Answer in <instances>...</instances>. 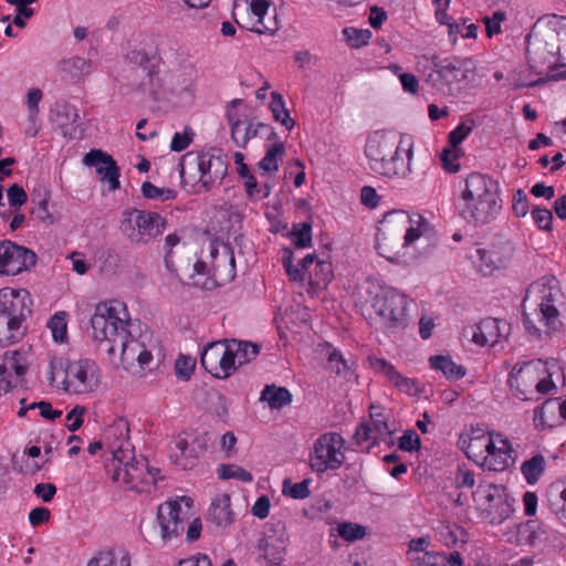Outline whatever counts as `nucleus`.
<instances>
[{
	"label": "nucleus",
	"mask_w": 566,
	"mask_h": 566,
	"mask_svg": "<svg viewBox=\"0 0 566 566\" xmlns=\"http://www.w3.org/2000/svg\"><path fill=\"white\" fill-rule=\"evenodd\" d=\"M459 199V216L475 227L490 224L502 210L497 182L480 172L467 177Z\"/></svg>",
	"instance_id": "nucleus-1"
},
{
	"label": "nucleus",
	"mask_w": 566,
	"mask_h": 566,
	"mask_svg": "<svg viewBox=\"0 0 566 566\" xmlns=\"http://www.w3.org/2000/svg\"><path fill=\"white\" fill-rule=\"evenodd\" d=\"M428 222L420 214L410 216L403 210L386 213L377 228L376 243L379 254L390 262H396L398 249L410 245L428 230Z\"/></svg>",
	"instance_id": "nucleus-2"
},
{
	"label": "nucleus",
	"mask_w": 566,
	"mask_h": 566,
	"mask_svg": "<svg viewBox=\"0 0 566 566\" xmlns=\"http://www.w3.org/2000/svg\"><path fill=\"white\" fill-rule=\"evenodd\" d=\"M563 297V292L555 279L547 282H536L530 285L522 302L524 325L527 332L541 336L536 322L544 324L548 331H556L559 312L556 305Z\"/></svg>",
	"instance_id": "nucleus-3"
},
{
	"label": "nucleus",
	"mask_w": 566,
	"mask_h": 566,
	"mask_svg": "<svg viewBox=\"0 0 566 566\" xmlns=\"http://www.w3.org/2000/svg\"><path fill=\"white\" fill-rule=\"evenodd\" d=\"M475 71L472 59L434 56L426 71L424 82L438 93L455 97L462 91L476 86Z\"/></svg>",
	"instance_id": "nucleus-4"
},
{
	"label": "nucleus",
	"mask_w": 566,
	"mask_h": 566,
	"mask_svg": "<svg viewBox=\"0 0 566 566\" xmlns=\"http://www.w3.org/2000/svg\"><path fill=\"white\" fill-rule=\"evenodd\" d=\"M129 324L123 303H99L91 318L93 338L98 343L99 349L113 356L117 352V344L128 337Z\"/></svg>",
	"instance_id": "nucleus-5"
},
{
	"label": "nucleus",
	"mask_w": 566,
	"mask_h": 566,
	"mask_svg": "<svg viewBox=\"0 0 566 566\" xmlns=\"http://www.w3.org/2000/svg\"><path fill=\"white\" fill-rule=\"evenodd\" d=\"M365 155L369 168L385 177H405L409 171L403 158L399 154V144L394 134L377 130L367 139Z\"/></svg>",
	"instance_id": "nucleus-6"
},
{
	"label": "nucleus",
	"mask_w": 566,
	"mask_h": 566,
	"mask_svg": "<svg viewBox=\"0 0 566 566\" xmlns=\"http://www.w3.org/2000/svg\"><path fill=\"white\" fill-rule=\"evenodd\" d=\"M563 48H566V17L554 15L534 49L530 51L533 63L547 66L551 70L552 73L547 80H566V70L554 72L560 62L559 55ZM560 65L565 66V63L562 62Z\"/></svg>",
	"instance_id": "nucleus-7"
},
{
	"label": "nucleus",
	"mask_w": 566,
	"mask_h": 566,
	"mask_svg": "<svg viewBox=\"0 0 566 566\" xmlns=\"http://www.w3.org/2000/svg\"><path fill=\"white\" fill-rule=\"evenodd\" d=\"M57 371L64 374L61 382L65 391L86 394L94 391L99 385V373L96 364L91 359L75 361L52 360L50 363L49 382L53 386Z\"/></svg>",
	"instance_id": "nucleus-8"
},
{
	"label": "nucleus",
	"mask_w": 566,
	"mask_h": 566,
	"mask_svg": "<svg viewBox=\"0 0 566 566\" xmlns=\"http://www.w3.org/2000/svg\"><path fill=\"white\" fill-rule=\"evenodd\" d=\"M166 223L157 212L130 209L123 212L120 230L132 243L147 244L164 232Z\"/></svg>",
	"instance_id": "nucleus-9"
},
{
	"label": "nucleus",
	"mask_w": 566,
	"mask_h": 566,
	"mask_svg": "<svg viewBox=\"0 0 566 566\" xmlns=\"http://www.w3.org/2000/svg\"><path fill=\"white\" fill-rule=\"evenodd\" d=\"M369 296L366 302L370 304L371 310L386 327L396 328L406 325L407 300L403 294L394 289L379 287L375 294L369 292Z\"/></svg>",
	"instance_id": "nucleus-10"
},
{
	"label": "nucleus",
	"mask_w": 566,
	"mask_h": 566,
	"mask_svg": "<svg viewBox=\"0 0 566 566\" xmlns=\"http://www.w3.org/2000/svg\"><path fill=\"white\" fill-rule=\"evenodd\" d=\"M344 444L345 439L337 432L321 434L315 440L310 454L311 469L319 474L339 469L345 461V454L342 451Z\"/></svg>",
	"instance_id": "nucleus-11"
},
{
	"label": "nucleus",
	"mask_w": 566,
	"mask_h": 566,
	"mask_svg": "<svg viewBox=\"0 0 566 566\" xmlns=\"http://www.w3.org/2000/svg\"><path fill=\"white\" fill-rule=\"evenodd\" d=\"M36 263V254L11 241L0 242V274L17 275Z\"/></svg>",
	"instance_id": "nucleus-12"
},
{
	"label": "nucleus",
	"mask_w": 566,
	"mask_h": 566,
	"mask_svg": "<svg viewBox=\"0 0 566 566\" xmlns=\"http://www.w3.org/2000/svg\"><path fill=\"white\" fill-rule=\"evenodd\" d=\"M0 313L13 318L21 325H25V321L32 314V298L30 293L24 289H1Z\"/></svg>",
	"instance_id": "nucleus-13"
},
{
	"label": "nucleus",
	"mask_w": 566,
	"mask_h": 566,
	"mask_svg": "<svg viewBox=\"0 0 566 566\" xmlns=\"http://www.w3.org/2000/svg\"><path fill=\"white\" fill-rule=\"evenodd\" d=\"M117 350L120 352V360L124 368L133 375H139L150 363L153 355L144 343L134 338L132 333L124 337L123 342L117 344Z\"/></svg>",
	"instance_id": "nucleus-14"
},
{
	"label": "nucleus",
	"mask_w": 566,
	"mask_h": 566,
	"mask_svg": "<svg viewBox=\"0 0 566 566\" xmlns=\"http://www.w3.org/2000/svg\"><path fill=\"white\" fill-rule=\"evenodd\" d=\"M514 253V247L510 240L497 239L488 249H479L478 268L484 275L492 274L495 270L505 268Z\"/></svg>",
	"instance_id": "nucleus-15"
},
{
	"label": "nucleus",
	"mask_w": 566,
	"mask_h": 566,
	"mask_svg": "<svg viewBox=\"0 0 566 566\" xmlns=\"http://www.w3.org/2000/svg\"><path fill=\"white\" fill-rule=\"evenodd\" d=\"M188 520V513L181 510L179 501H167L158 506L157 521L161 531V538L170 541L179 536L185 530V522Z\"/></svg>",
	"instance_id": "nucleus-16"
},
{
	"label": "nucleus",
	"mask_w": 566,
	"mask_h": 566,
	"mask_svg": "<svg viewBox=\"0 0 566 566\" xmlns=\"http://www.w3.org/2000/svg\"><path fill=\"white\" fill-rule=\"evenodd\" d=\"M226 117L230 126L231 139L240 148H245L252 138L263 135V129L268 128V124L249 118L247 115L241 116L237 112L229 111Z\"/></svg>",
	"instance_id": "nucleus-17"
},
{
	"label": "nucleus",
	"mask_w": 566,
	"mask_h": 566,
	"mask_svg": "<svg viewBox=\"0 0 566 566\" xmlns=\"http://www.w3.org/2000/svg\"><path fill=\"white\" fill-rule=\"evenodd\" d=\"M83 164L95 168L101 180L108 184L109 190L119 189V167L109 154L102 149H92L85 154Z\"/></svg>",
	"instance_id": "nucleus-18"
},
{
	"label": "nucleus",
	"mask_w": 566,
	"mask_h": 566,
	"mask_svg": "<svg viewBox=\"0 0 566 566\" xmlns=\"http://www.w3.org/2000/svg\"><path fill=\"white\" fill-rule=\"evenodd\" d=\"M270 0H251L250 10L256 18L251 25L244 28L258 34L273 35L279 30L276 9L270 10Z\"/></svg>",
	"instance_id": "nucleus-19"
},
{
	"label": "nucleus",
	"mask_w": 566,
	"mask_h": 566,
	"mask_svg": "<svg viewBox=\"0 0 566 566\" xmlns=\"http://www.w3.org/2000/svg\"><path fill=\"white\" fill-rule=\"evenodd\" d=\"M488 455L484 458V463L490 470L504 471L513 462V453L515 452L507 439H500L499 446L489 437L483 443Z\"/></svg>",
	"instance_id": "nucleus-20"
},
{
	"label": "nucleus",
	"mask_w": 566,
	"mask_h": 566,
	"mask_svg": "<svg viewBox=\"0 0 566 566\" xmlns=\"http://www.w3.org/2000/svg\"><path fill=\"white\" fill-rule=\"evenodd\" d=\"M200 172L203 177V188L210 190L214 182H221L228 174L227 160L210 151H199Z\"/></svg>",
	"instance_id": "nucleus-21"
},
{
	"label": "nucleus",
	"mask_w": 566,
	"mask_h": 566,
	"mask_svg": "<svg viewBox=\"0 0 566 566\" xmlns=\"http://www.w3.org/2000/svg\"><path fill=\"white\" fill-rule=\"evenodd\" d=\"M31 218L45 227L56 223L61 218L54 205H50V191L46 189L34 191L31 195Z\"/></svg>",
	"instance_id": "nucleus-22"
},
{
	"label": "nucleus",
	"mask_w": 566,
	"mask_h": 566,
	"mask_svg": "<svg viewBox=\"0 0 566 566\" xmlns=\"http://www.w3.org/2000/svg\"><path fill=\"white\" fill-rule=\"evenodd\" d=\"M289 536H282L273 541L271 534H264L258 542V557L263 559L266 566H277L282 563L285 553V544Z\"/></svg>",
	"instance_id": "nucleus-23"
},
{
	"label": "nucleus",
	"mask_w": 566,
	"mask_h": 566,
	"mask_svg": "<svg viewBox=\"0 0 566 566\" xmlns=\"http://www.w3.org/2000/svg\"><path fill=\"white\" fill-rule=\"evenodd\" d=\"M125 451L119 448L113 452L112 462L106 464V469L108 472H112V480L114 482H118L123 480L125 483H130L134 480L138 479L136 474L138 467L143 465L140 460H136L135 462H125Z\"/></svg>",
	"instance_id": "nucleus-24"
},
{
	"label": "nucleus",
	"mask_w": 566,
	"mask_h": 566,
	"mask_svg": "<svg viewBox=\"0 0 566 566\" xmlns=\"http://www.w3.org/2000/svg\"><path fill=\"white\" fill-rule=\"evenodd\" d=\"M178 166L181 184L185 187L195 188L200 185L203 188V175L199 174L201 167L199 151L191 150L182 155Z\"/></svg>",
	"instance_id": "nucleus-25"
},
{
	"label": "nucleus",
	"mask_w": 566,
	"mask_h": 566,
	"mask_svg": "<svg viewBox=\"0 0 566 566\" xmlns=\"http://www.w3.org/2000/svg\"><path fill=\"white\" fill-rule=\"evenodd\" d=\"M80 116L77 109L70 105H59L54 115V123L61 128L63 136L71 139L82 136L83 129L77 125Z\"/></svg>",
	"instance_id": "nucleus-26"
},
{
	"label": "nucleus",
	"mask_w": 566,
	"mask_h": 566,
	"mask_svg": "<svg viewBox=\"0 0 566 566\" xmlns=\"http://www.w3.org/2000/svg\"><path fill=\"white\" fill-rule=\"evenodd\" d=\"M207 521L218 527H227L233 523L234 516L231 511L229 494H221L212 501L208 511Z\"/></svg>",
	"instance_id": "nucleus-27"
},
{
	"label": "nucleus",
	"mask_w": 566,
	"mask_h": 566,
	"mask_svg": "<svg viewBox=\"0 0 566 566\" xmlns=\"http://www.w3.org/2000/svg\"><path fill=\"white\" fill-rule=\"evenodd\" d=\"M317 259L315 253L305 255L298 263L297 266L293 264L294 253L291 248L283 249L282 263L283 266L292 281L304 282L306 279V272L310 265Z\"/></svg>",
	"instance_id": "nucleus-28"
},
{
	"label": "nucleus",
	"mask_w": 566,
	"mask_h": 566,
	"mask_svg": "<svg viewBox=\"0 0 566 566\" xmlns=\"http://www.w3.org/2000/svg\"><path fill=\"white\" fill-rule=\"evenodd\" d=\"M27 325H21L13 318L0 313V347L20 342L27 334Z\"/></svg>",
	"instance_id": "nucleus-29"
},
{
	"label": "nucleus",
	"mask_w": 566,
	"mask_h": 566,
	"mask_svg": "<svg viewBox=\"0 0 566 566\" xmlns=\"http://www.w3.org/2000/svg\"><path fill=\"white\" fill-rule=\"evenodd\" d=\"M139 76L142 77V81L137 86L139 92L147 94L153 101H160L165 97V83L159 76V72L156 71V67L149 69L147 73Z\"/></svg>",
	"instance_id": "nucleus-30"
},
{
	"label": "nucleus",
	"mask_w": 566,
	"mask_h": 566,
	"mask_svg": "<svg viewBox=\"0 0 566 566\" xmlns=\"http://www.w3.org/2000/svg\"><path fill=\"white\" fill-rule=\"evenodd\" d=\"M499 331L500 327L497 318H484L476 326V331L473 333L472 339L475 344L481 346H495L499 343Z\"/></svg>",
	"instance_id": "nucleus-31"
},
{
	"label": "nucleus",
	"mask_w": 566,
	"mask_h": 566,
	"mask_svg": "<svg viewBox=\"0 0 566 566\" xmlns=\"http://www.w3.org/2000/svg\"><path fill=\"white\" fill-rule=\"evenodd\" d=\"M260 400L266 401L271 409H282L292 402V394L285 387H277L274 384L265 385Z\"/></svg>",
	"instance_id": "nucleus-32"
},
{
	"label": "nucleus",
	"mask_w": 566,
	"mask_h": 566,
	"mask_svg": "<svg viewBox=\"0 0 566 566\" xmlns=\"http://www.w3.org/2000/svg\"><path fill=\"white\" fill-rule=\"evenodd\" d=\"M429 363L431 368L441 370L448 379L458 380L465 375V368L457 365L449 356H431Z\"/></svg>",
	"instance_id": "nucleus-33"
},
{
	"label": "nucleus",
	"mask_w": 566,
	"mask_h": 566,
	"mask_svg": "<svg viewBox=\"0 0 566 566\" xmlns=\"http://www.w3.org/2000/svg\"><path fill=\"white\" fill-rule=\"evenodd\" d=\"M485 517L492 524H501L504 522L513 512L512 505L510 504L506 494L502 497H496L495 502L483 511Z\"/></svg>",
	"instance_id": "nucleus-34"
},
{
	"label": "nucleus",
	"mask_w": 566,
	"mask_h": 566,
	"mask_svg": "<svg viewBox=\"0 0 566 566\" xmlns=\"http://www.w3.org/2000/svg\"><path fill=\"white\" fill-rule=\"evenodd\" d=\"M271 98L270 109L273 118L281 123L287 130H291L295 126V120L290 116L283 96L274 91L271 93Z\"/></svg>",
	"instance_id": "nucleus-35"
},
{
	"label": "nucleus",
	"mask_w": 566,
	"mask_h": 566,
	"mask_svg": "<svg viewBox=\"0 0 566 566\" xmlns=\"http://www.w3.org/2000/svg\"><path fill=\"white\" fill-rule=\"evenodd\" d=\"M223 344V342L211 343L201 353L200 361L202 367L214 377L218 376V367Z\"/></svg>",
	"instance_id": "nucleus-36"
},
{
	"label": "nucleus",
	"mask_w": 566,
	"mask_h": 566,
	"mask_svg": "<svg viewBox=\"0 0 566 566\" xmlns=\"http://www.w3.org/2000/svg\"><path fill=\"white\" fill-rule=\"evenodd\" d=\"M504 495V488L502 486L495 484L479 485L474 492V501L478 506L484 511L485 507L495 502L496 497H502Z\"/></svg>",
	"instance_id": "nucleus-37"
},
{
	"label": "nucleus",
	"mask_w": 566,
	"mask_h": 566,
	"mask_svg": "<svg viewBox=\"0 0 566 566\" xmlns=\"http://www.w3.org/2000/svg\"><path fill=\"white\" fill-rule=\"evenodd\" d=\"M546 461L542 454H535L522 464L521 471L528 484L538 481L541 474L545 471Z\"/></svg>",
	"instance_id": "nucleus-38"
},
{
	"label": "nucleus",
	"mask_w": 566,
	"mask_h": 566,
	"mask_svg": "<svg viewBox=\"0 0 566 566\" xmlns=\"http://www.w3.org/2000/svg\"><path fill=\"white\" fill-rule=\"evenodd\" d=\"M86 566H130L128 553L117 559L112 549L101 551L93 556Z\"/></svg>",
	"instance_id": "nucleus-39"
},
{
	"label": "nucleus",
	"mask_w": 566,
	"mask_h": 566,
	"mask_svg": "<svg viewBox=\"0 0 566 566\" xmlns=\"http://www.w3.org/2000/svg\"><path fill=\"white\" fill-rule=\"evenodd\" d=\"M285 146L282 142L274 143L268 148L265 156L259 163V168L265 172H275L279 169V156H283Z\"/></svg>",
	"instance_id": "nucleus-40"
},
{
	"label": "nucleus",
	"mask_w": 566,
	"mask_h": 566,
	"mask_svg": "<svg viewBox=\"0 0 566 566\" xmlns=\"http://www.w3.org/2000/svg\"><path fill=\"white\" fill-rule=\"evenodd\" d=\"M229 344L235 353L239 365L249 363L250 360L254 359L260 352V346L250 342L232 339L229 342Z\"/></svg>",
	"instance_id": "nucleus-41"
},
{
	"label": "nucleus",
	"mask_w": 566,
	"mask_h": 566,
	"mask_svg": "<svg viewBox=\"0 0 566 566\" xmlns=\"http://www.w3.org/2000/svg\"><path fill=\"white\" fill-rule=\"evenodd\" d=\"M218 476L221 480L235 479L244 483L253 481L252 474L237 464H220L218 468Z\"/></svg>",
	"instance_id": "nucleus-42"
},
{
	"label": "nucleus",
	"mask_w": 566,
	"mask_h": 566,
	"mask_svg": "<svg viewBox=\"0 0 566 566\" xmlns=\"http://www.w3.org/2000/svg\"><path fill=\"white\" fill-rule=\"evenodd\" d=\"M7 196L12 210L4 211L2 214L3 219H7L10 214H12V212L19 211V209L28 201V193L18 184H13L8 188Z\"/></svg>",
	"instance_id": "nucleus-43"
},
{
	"label": "nucleus",
	"mask_w": 566,
	"mask_h": 566,
	"mask_svg": "<svg viewBox=\"0 0 566 566\" xmlns=\"http://www.w3.org/2000/svg\"><path fill=\"white\" fill-rule=\"evenodd\" d=\"M66 313L57 312L48 322V327L52 332V337L57 343H63L67 338Z\"/></svg>",
	"instance_id": "nucleus-44"
},
{
	"label": "nucleus",
	"mask_w": 566,
	"mask_h": 566,
	"mask_svg": "<svg viewBox=\"0 0 566 566\" xmlns=\"http://www.w3.org/2000/svg\"><path fill=\"white\" fill-rule=\"evenodd\" d=\"M235 353L231 348L230 344H223L222 353L220 356V363L218 367V376L216 377L221 379L228 378L232 374V371L235 370Z\"/></svg>",
	"instance_id": "nucleus-45"
},
{
	"label": "nucleus",
	"mask_w": 566,
	"mask_h": 566,
	"mask_svg": "<svg viewBox=\"0 0 566 566\" xmlns=\"http://www.w3.org/2000/svg\"><path fill=\"white\" fill-rule=\"evenodd\" d=\"M558 407V399H547L542 406L537 407L534 411V423L536 427H553L548 422V415L554 416Z\"/></svg>",
	"instance_id": "nucleus-46"
},
{
	"label": "nucleus",
	"mask_w": 566,
	"mask_h": 566,
	"mask_svg": "<svg viewBox=\"0 0 566 566\" xmlns=\"http://www.w3.org/2000/svg\"><path fill=\"white\" fill-rule=\"evenodd\" d=\"M293 243L298 249H305L312 244V224L310 222H301L293 224L291 232Z\"/></svg>",
	"instance_id": "nucleus-47"
},
{
	"label": "nucleus",
	"mask_w": 566,
	"mask_h": 566,
	"mask_svg": "<svg viewBox=\"0 0 566 566\" xmlns=\"http://www.w3.org/2000/svg\"><path fill=\"white\" fill-rule=\"evenodd\" d=\"M142 193L147 199H160L161 201L172 200L177 197V191L170 188H159L150 181L142 185Z\"/></svg>",
	"instance_id": "nucleus-48"
},
{
	"label": "nucleus",
	"mask_w": 566,
	"mask_h": 566,
	"mask_svg": "<svg viewBox=\"0 0 566 566\" xmlns=\"http://www.w3.org/2000/svg\"><path fill=\"white\" fill-rule=\"evenodd\" d=\"M213 275L219 284L231 282L235 277V259L231 249H228V263L223 266L214 265Z\"/></svg>",
	"instance_id": "nucleus-49"
},
{
	"label": "nucleus",
	"mask_w": 566,
	"mask_h": 566,
	"mask_svg": "<svg viewBox=\"0 0 566 566\" xmlns=\"http://www.w3.org/2000/svg\"><path fill=\"white\" fill-rule=\"evenodd\" d=\"M337 532L342 538L348 542L361 539L366 536V527L350 522L338 524Z\"/></svg>",
	"instance_id": "nucleus-50"
},
{
	"label": "nucleus",
	"mask_w": 566,
	"mask_h": 566,
	"mask_svg": "<svg viewBox=\"0 0 566 566\" xmlns=\"http://www.w3.org/2000/svg\"><path fill=\"white\" fill-rule=\"evenodd\" d=\"M369 418H370V426L375 430V433H377L379 436L392 433L387 424V419L382 415L380 407H376V406L371 405Z\"/></svg>",
	"instance_id": "nucleus-51"
},
{
	"label": "nucleus",
	"mask_w": 566,
	"mask_h": 566,
	"mask_svg": "<svg viewBox=\"0 0 566 566\" xmlns=\"http://www.w3.org/2000/svg\"><path fill=\"white\" fill-rule=\"evenodd\" d=\"M176 448L180 452L182 459L176 458V463L184 470L190 469L195 464L196 454L189 449V443L185 438L176 441Z\"/></svg>",
	"instance_id": "nucleus-52"
},
{
	"label": "nucleus",
	"mask_w": 566,
	"mask_h": 566,
	"mask_svg": "<svg viewBox=\"0 0 566 566\" xmlns=\"http://www.w3.org/2000/svg\"><path fill=\"white\" fill-rule=\"evenodd\" d=\"M531 217L538 229L544 231H552L553 229V213L549 209L534 207L531 211Z\"/></svg>",
	"instance_id": "nucleus-53"
},
{
	"label": "nucleus",
	"mask_w": 566,
	"mask_h": 566,
	"mask_svg": "<svg viewBox=\"0 0 566 566\" xmlns=\"http://www.w3.org/2000/svg\"><path fill=\"white\" fill-rule=\"evenodd\" d=\"M4 359L8 370H14L18 377H22L27 373V364L19 350L6 352Z\"/></svg>",
	"instance_id": "nucleus-54"
},
{
	"label": "nucleus",
	"mask_w": 566,
	"mask_h": 566,
	"mask_svg": "<svg viewBox=\"0 0 566 566\" xmlns=\"http://www.w3.org/2000/svg\"><path fill=\"white\" fill-rule=\"evenodd\" d=\"M398 448L402 451L413 452L421 448V439L413 430H406L398 440Z\"/></svg>",
	"instance_id": "nucleus-55"
},
{
	"label": "nucleus",
	"mask_w": 566,
	"mask_h": 566,
	"mask_svg": "<svg viewBox=\"0 0 566 566\" xmlns=\"http://www.w3.org/2000/svg\"><path fill=\"white\" fill-rule=\"evenodd\" d=\"M196 361L189 356L180 355L175 364V371L178 378L188 380L195 369Z\"/></svg>",
	"instance_id": "nucleus-56"
},
{
	"label": "nucleus",
	"mask_w": 566,
	"mask_h": 566,
	"mask_svg": "<svg viewBox=\"0 0 566 566\" xmlns=\"http://www.w3.org/2000/svg\"><path fill=\"white\" fill-rule=\"evenodd\" d=\"M474 126V122L470 120V124L461 123L449 134V143L451 148L458 149V145L461 144L467 136L471 133Z\"/></svg>",
	"instance_id": "nucleus-57"
},
{
	"label": "nucleus",
	"mask_w": 566,
	"mask_h": 566,
	"mask_svg": "<svg viewBox=\"0 0 566 566\" xmlns=\"http://www.w3.org/2000/svg\"><path fill=\"white\" fill-rule=\"evenodd\" d=\"M193 136L195 133L189 127H185L182 133H175L170 149L178 153L185 150L192 142Z\"/></svg>",
	"instance_id": "nucleus-58"
},
{
	"label": "nucleus",
	"mask_w": 566,
	"mask_h": 566,
	"mask_svg": "<svg viewBox=\"0 0 566 566\" xmlns=\"http://www.w3.org/2000/svg\"><path fill=\"white\" fill-rule=\"evenodd\" d=\"M513 213L517 218L525 217L530 210L527 195L522 189H517L513 195Z\"/></svg>",
	"instance_id": "nucleus-59"
},
{
	"label": "nucleus",
	"mask_w": 566,
	"mask_h": 566,
	"mask_svg": "<svg viewBox=\"0 0 566 566\" xmlns=\"http://www.w3.org/2000/svg\"><path fill=\"white\" fill-rule=\"evenodd\" d=\"M506 15L503 11L493 12L492 17H484L482 21L486 28V35L492 38L501 32V22L505 20Z\"/></svg>",
	"instance_id": "nucleus-60"
},
{
	"label": "nucleus",
	"mask_w": 566,
	"mask_h": 566,
	"mask_svg": "<svg viewBox=\"0 0 566 566\" xmlns=\"http://www.w3.org/2000/svg\"><path fill=\"white\" fill-rule=\"evenodd\" d=\"M458 151V149L444 148L440 154L442 166L449 172H457L460 169V164L457 163Z\"/></svg>",
	"instance_id": "nucleus-61"
},
{
	"label": "nucleus",
	"mask_w": 566,
	"mask_h": 566,
	"mask_svg": "<svg viewBox=\"0 0 566 566\" xmlns=\"http://www.w3.org/2000/svg\"><path fill=\"white\" fill-rule=\"evenodd\" d=\"M128 59L133 64H136L140 69V74L143 75L149 71L151 67H156L154 63H151V59L149 55L144 51H132L128 54Z\"/></svg>",
	"instance_id": "nucleus-62"
},
{
	"label": "nucleus",
	"mask_w": 566,
	"mask_h": 566,
	"mask_svg": "<svg viewBox=\"0 0 566 566\" xmlns=\"http://www.w3.org/2000/svg\"><path fill=\"white\" fill-rule=\"evenodd\" d=\"M344 33L347 35L350 45L354 48H360L367 44L371 33L369 30H357V29H345Z\"/></svg>",
	"instance_id": "nucleus-63"
},
{
	"label": "nucleus",
	"mask_w": 566,
	"mask_h": 566,
	"mask_svg": "<svg viewBox=\"0 0 566 566\" xmlns=\"http://www.w3.org/2000/svg\"><path fill=\"white\" fill-rule=\"evenodd\" d=\"M379 437V434L375 433V430L371 428V426L366 422H361L354 433V440L357 444H361L369 440H374V442H376Z\"/></svg>",
	"instance_id": "nucleus-64"
}]
</instances>
